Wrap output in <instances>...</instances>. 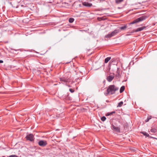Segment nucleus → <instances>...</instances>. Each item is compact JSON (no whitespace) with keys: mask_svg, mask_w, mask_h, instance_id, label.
Returning <instances> with one entry per match:
<instances>
[{"mask_svg":"<svg viewBox=\"0 0 157 157\" xmlns=\"http://www.w3.org/2000/svg\"><path fill=\"white\" fill-rule=\"evenodd\" d=\"M119 89V88L114 85H109L106 90V91L105 93L106 96L108 94L113 95L115 93V92Z\"/></svg>","mask_w":157,"mask_h":157,"instance_id":"nucleus-1","label":"nucleus"},{"mask_svg":"<svg viewBox=\"0 0 157 157\" xmlns=\"http://www.w3.org/2000/svg\"><path fill=\"white\" fill-rule=\"evenodd\" d=\"M147 16L145 15H143L134 20L132 22H130L129 24L132 25L146 19Z\"/></svg>","mask_w":157,"mask_h":157,"instance_id":"nucleus-2","label":"nucleus"},{"mask_svg":"<svg viewBox=\"0 0 157 157\" xmlns=\"http://www.w3.org/2000/svg\"><path fill=\"white\" fill-rule=\"evenodd\" d=\"M25 138L27 140L33 142L34 141V137L33 135L32 134H29L25 137Z\"/></svg>","mask_w":157,"mask_h":157,"instance_id":"nucleus-3","label":"nucleus"},{"mask_svg":"<svg viewBox=\"0 0 157 157\" xmlns=\"http://www.w3.org/2000/svg\"><path fill=\"white\" fill-rule=\"evenodd\" d=\"M47 144V142L45 140H41L38 142V144L39 146L42 147H45Z\"/></svg>","mask_w":157,"mask_h":157,"instance_id":"nucleus-4","label":"nucleus"},{"mask_svg":"<svg viewBox=\"0 0 157 157\" xmlns=\"http://www.w3.org/2000/svg\"><path fill=\"white\" fill-rule=\"evenodd\" d=\"M146 28V27L145 26H144L141 27L139 28H137V29H136V30H133L132 32H131V33H133L134 32H137L139 31H141L143 30H144V29H145Z\"/></svg>","mask_w":157,"mask_h":157,"instance_id":"nucleus-5","label":"nucleus"},{"mask_svg":"<svg viewBox=\"0 0 157 157\" xmlns=\"http://www.w3.org/2000/svg\"><path fill=\"white\" fill-rule=\"evenodd\" d=\"M60 79V81L66 82H70V79L69 78H66L65 77L61 78Z\"/></svg>","mask_w":157,"mask_h":157,"instance_id":"nucleus-6","label":"nucleus"},{"mask_svg":"<svg viewBox=\"0 0 157 157\" xmlns=\"http://www.w3.org/2000/svg\"><path fill=\"white\" fill-rule=\"evenodd\" d=\"M112 126L113 129H114L115 131L117 132H120V128L116 127L113 124H112Z\"/></svg>","mask_w":157,"mask_h":157,"instance_id":"nucleus-7","label":"nucleus"},{"mask_svg":"<svg viewBox=\"0 0 157 157\" xmlns=\"http://www.w3.org/2000/svg\"><path fill=\"white\" fill-rule=\"evenodd\" d=\"M82 5L85 6L90 7L92 6V3H89L87 2H84L82 3Z\"/></svg>","mask_w":157,"mask_h":157,"instance_id":"nucleus-8","label":"nucleus"},{"mask_svg":"<svg viewBox=\"0 0 157 157\" xmlns=\"http://www.w3.org/2000/svg\"><path fill=\"white\" fill-rule=\"evenodd\" d=\"M114 76L111 75L107 77V80L109 82H111L113 79Z\"/></svg>","mask_w":157,"mask_h":157,"instance_id":"nucleus-9","label":"nucleus"},{"mask_svg":"<svg viewBox=\"0 0 157 157\" xmlns=\"http://www.w3.org/2000/svg\"><path fill=\"white\" fill-rule=\"evenodd\" d=\"M119 30L118 29H116L114 30V31H113L111 32V33L113 34V36H114L117 33H119Z\"/></svg>","mask_w":157,"mask_h":157,"instance_id":"nucleus-10","label":"nucleus"},{"mask_svg":"<svg viewBox=\"0 0 157 157\" xmlns=\"http://www.w3.org/2000/svg\"><path fill=\"white\" fill-rule=\"evenodd\" d=\"M113 36V34H112V33H109V34H108L107 35H106L105 36V37L106 38H110Z\"/></svg>","mask_w":157,"mask_h":157,"instance_id":"nucleus-11","label":"nucleus"},{"mask_svg":"<svg viewBox=\"0 0 157 157\" xmlns=\"http://www.w3.org/2000/svg\"><path fill=\"white\" fill-rule=\"evenodd\" d=\"M113 36V34H112V33H109V34H108L107 35H106L105 36V37L106 38H110Z\"/></svg>","mask_w":157,"mask_h":157,"instance_id":"nucleus-12","label":"nucleus"},{"mask_svg":"<svg viewBox=\"0 0 157 157\" xmlns=\"http://www.w3.org/2000/svg\"><path fill=\"white\" fill-rule=\"evenodd\" d=\"M113 36V34H112V33H109V34H108L107 35H106L105 36V37L106 38H110Z\"/></svg>","mask_w":157,"mask_h":157,"instance_id":"nucleus-13","label":"nucleus"},{"mask_svg":"<svg viewBox=\"0 0 157 157\" xmlns=\"http://www.w3.org/2000/svg\"><path fill=\"white\" fill-rule=\"evenodd\" d=\"M125 87L124 86H121L120 90V92L122 93L124 90Z\"/></svg>","mask_w":157,"mask_h":157,"instance_id":"nucleus-14","label":"nucleus"},{"mask_svg":"<svg viewBox=\"0 0 157 157\" xmlns=\"http://www.w3.org/2000/svg\"><path fill=\"white\" fill-rule=\"evenodd\" d=\"M111 57H108L106 58L105 60V63H107L111 59Z\"/></svg>","mask_w":157,"mask_h":157,"instance_id":"nucleus-15","label":"nucleus"},{"mask_svg":"<svg viewBox=\"0 0 157 157\" xmlns=\"http://www.w3.org/2000/svg\"><path fill=\"white\" fill-rule=\"evenodd\" d=\"M127 27L126 25H124L123 26L121 27L120 28V29L121 30H124Z\"/></svg>","mask_w":157,"mask_h":157,"instance_id":"nucleus-16","label":"nucleus"},{"mask_svg":"<svg viewBox=\"0 0 157 157\" xmlns=\"http://www.w3.org/2000/svg\"><path fill=\"white\" fill-rule=\"evenodd\" d=\"M123 102L122 101H121L119 102L118 103V105L117 106V107H120L123 104Z\"/></svg>","mask_w":157,"mask_h":157,"instance_id":"nucleus-17","label":"nucleus"},{"mask_svg":"<svg viewBox=\"0 0 157 157\" xmlns=\"http://www.w3.org/2000/svg\"><path fill=\"white\" fill-rule=\"evenodd\" d=\"M74 19L73 18H70L69 19V22L70 23H71L74 22Z\"/></svg>","mask_w":157,"mask_h":157,"instance_id":"nucleus-18","label":"nucleus"},{"mask_svg":"<svg viewBox=\"0 0 157 157\" xmlns=\"http://www.w3.org/2000/svg\"><path fill=\"white\" fill-rule=\"evenodd\" d=\"M120 71L119 69V68H117V74L116 75V76L117 77H119L120 76Z\"/></svg>","mask_w":157,"mask_h":157,"instance_id":"nucleus-19","label":"nucleus"},{"mask_svg":"<svg viewBox=\"0 0 157 157\" xmlns=\"http://www.w3.org/2000/svg\"><path fill=\"white\" fill-rule=\"evenodd\" d=\"M150 131L152 132L155 133L157 132V130L155 128H153L151 129Z\"/></svg>","mask_w":157,"mask_h":157,"instance_id":"nucleus-20","label":"nucleus"},{"mask_svg":"<svg viewBox=\"0 0 157 157\" xmlns=\"http://www.w3.org/2000/svg\"><path fill=\"white\" fill-rule=\"evenodd\" d=\"M142 133L145 136H146L147 137H148L149 136V135L147 133L145 132H142Z\"/></svg>","mask_w":157,"mask_h":157,"instance_id":"nucleus-21","label":"nucleus"},{"mask_svg":"<svg viewBox=\"0 0 157 157\" xmlns=\"http://www.w3.org/2000/svg\"><path fill=\"white\" fill-rule=\"evenodd\" d=\"M106 119V118L105 116H103L101 118V120L103 121H105Z\"/></svg>","mask_w":157,"mask_h":157,"instance_id":"nucleus-22","label":"nucleus"},{"mask_svg":"<svg viewBox=\"0 0 157 157\" xmlns=\"http://www.w3.org/2000/svg\"><path fill=\"white\" fill-rule=\"evenodd\" d=\"M124 0H116V2L117 3H119L122 2Z\"/></svg>","mask_w":157,"mask_h":157,"instance_id":"nucleus-23","label":"nucleus"},{"mask_svg":"<svg viewBox=\"0 0 157 157\" xmlns=\"http://www.w3.org/2000/svg\"><path fill=\"white\" fill-rule=\"evenodd\" d=\"M151 118V117H147V119L145 120V121L146 122H148L149 120Z\"/></svg>","mask_w":157,"mask_h":157,"instance_id":"nucleus-24","label":"nucleus"},{"mask_svg":"<svg viewBox=\"0 0 157 157\" xmlns=\"http://www.w3.org/2000/svg\"><path fill=\"white\" fill-rule=\"evenodd\" d=\"M8 157H18V156L16 155H10Z\"/></svg>","mask_w":157,"mask_h":157,"instance_id":"nucleus-25","label":"nucleus"},{"mask_svg":"<svg viewBox=\"0 0 157 157\" xmlns=\"http://www.w3.org/2000/svg\"><path fill=\"white\" fill-rule=\"evenodd\" d=\"M69 91L71 93H73L75 91L74 90L72 89H70Z\"/></svg>","mask_w":157,"mask_h":157,"instance_id":"nucleus-26","label":"nucleus"},{"mask_svg":"<svg viewBox=\"0 0 157 157\" xmlns=\"http://www.w3.org/2000/svg\"><path fill=\"white\" fill-rule=\"evenodd\" d=\"M110 115V114H109V113H107L106 114V116H109Z\"/></svg>","mask_w":157,"mask_h":157,"instance_id":"nucleus-27","label":"nucleus"},{"mask_svg":"<svg viewBox=\"0 0 157 157\" xmlns=\"http://www.w3.org/2000/svg\"><path fill=\"white\" fill-rule=\"evenodd\" d=\"M3 61L2 60H0V63H3Z\"/></svg>","mask_w":157,"mask_h":157,"instance_id":"nucleus-28","label":"nucleus"},{"mask_svg":"<svg viewBox=\"0 0 157 157\" xmlns=\"http://www.w3.org/2000/svg\"><path fill=\"white\" fill-rule=\"evenodd\" d=\"M109 114H110V115H111L113 114V113H112V112L109 113Z\"/></svg>","mask_w":157,"mask_h":157,"instance_id":"nucleus-29","label":"nucleus"},{"mask_svg":"<svg viewBox=\"0 0 157 157\" xmlns=\"http://www.w3.org/2000/svg\"><path fill=\"white\" fill-rule=\"evenodd\" d=\"M67 86L69 87H71V86H70V85H67Z\"/></svg>","mask_w":157,"mask_h":157,"instance_id":"nucleus-30","label":"nucleus"},{"mask_svg":"<svg viewBox=\"0 0 157 157\" xmlns=\"http://www.w3.org/2000/svg\"><path fill=\"white\" fill-rule=\"evenodd\" d=\"M112 112L113 113H113H115V111H113V112Z\"/></svg>","mask_w":157,"mask_h":157,"instance_id":"nucleus-31","label":"nucleus"},{"mask_svg":"<svg viewBox=\"0 0 157 157\" xmlns=\"http://www.w3.org/2000/svg\"><path fill=\"white\" fill-rule=\"evenodd\" d=\"M2 157H5V156H2Z\"/></svg>","mask_w":157,"mask_h":157,"instance_id":"nucleus-32","label":"nucleus"}]
</instances>
